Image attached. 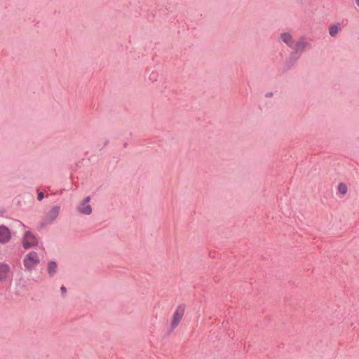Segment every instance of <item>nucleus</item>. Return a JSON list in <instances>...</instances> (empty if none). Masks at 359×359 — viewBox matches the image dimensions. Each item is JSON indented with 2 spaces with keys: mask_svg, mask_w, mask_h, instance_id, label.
Here are the masks:
<instances>
[{
  "mask_svg": "<svg viewBox=\"0 0 359 359\" xmlns=\"http://www.w3.org/2000/svg\"><path fill=\"white\" fill-rule=\"evenodd\" d=\"M60 211V207L59 205L53 206L46 214L45 218L52 224L58 217Z\"/></svg>",
  "mask_w": 359,
  "mask_h": 359,
  "instance_id": "0eeeda50",
  "label": "nucleus"
},
{
  "mask_svg": "<svg viewBox=\"0 0 359 359\" xmlns=\"http://www.w3.org/2000/svg\"><path fill=\"white\" fill-rule=\"evenodd\" d=\"M90 199V196H86L77 206V211L85 215H90L92 213V208L89 204Z\"/></svg>",
  "mask_w": 359,
  "mask_h": 359,
  "instance_id": "20e7f679",
  "label": "nucleus"
},
{
  "mask_svg": "<svg viewBox=\"0 0 359 359\" xmlns=\"http://www.w3.org/2000/svg\"><path fill=\"white\" fill-rule=\"evenodd\" d=\"M127 145H128L127 143H124V144H123L124 147H126Z\"/></svg>",
  "mask_w": 359,
  "mask_h": 359,
  "instance_id": "412c9836",
  "label": "nucleus"
},
{
  "mask_svg": "<svg viewBox=\"0 0 359 359\" xmlns=\"http://www.w3.org/2000/svg\"><path fill=\"white\" fill-rule=\"evenodd\" d=\"M300 57V55L292 50L290 53L289 57L286 59L285 69L286 70H290L293 68Z\"/></svg>",
  "mask_w": 359,
  "mask_h": 359,
  "instance_id": "39448f33",
  "label": "nucleus"
},
{
  "mask_svg": "<svg viewBox=\"0 0 359 359\" xmlns=\"http://www.w3.org/2000/svg\"><path fill=\"white\" fill-rule=\"evenodd\" d=\"M48 224H50V223L49 222H48L47 219L44 217L42 219V221L39 224V225L37 226L36 228L39 231H41Z\"/></svg>",
  "mask_w": 359,
  "mask_h": 359,
  "instance_id": "4468645a",
  "label": "nucleus"
},
{
  "mask_svg": "<svg viewBox=\"0 0 359 359\" xmlns=\"http://www.w3.org/2000/svg\"><path fill=\"white\" fill-rule=\"evenodd\" d=\"M11 273V267L6 263H0V283L5 282Z\"/></svg>",
  "mask_w": 359,
  "mask_h": 359,
  "instance_id": "1a4fd4ad",
  "label": "nucleus"
},
{
  "mask_svg": "<svg viewBox=\"0 0 359 359\" xmlns=\"http://www.w3.org/2000/svg\"><path fill=\"white\" fill-rule=\"evenodd\" d=\"M57 264L55 261H50L48 264V273L50 277H53L57 271Z\"/></svg>",
  "mask_w": 359,
  "mask_h": 359,
  "instance_id": "9b49d317",
  "label": "nucleus"
},
{
  "mask_svg": "<svg viewBox=\"0 0 359 359\" xmlns=\"http://www.w3.org/2000/svg\"><path fill=\"white\" fill-rule=\"evenodd\" d=\"M273 93L272 92H269V93H266L265 97H273Z\"/></svg>",
  "mask_w": 359,
  "mask_h": 359,
  "instance_id": "f3484780",
  "label": "nucleus"
},
{
  "mask_svg": "<svg viewBox=\"0 0 359 359\" xmlns=\"http://www.w3.org/2000/svg\"><path fill=\"white\" fill-rule=\"evenodd\" d=\"M338 191L343 195L346 194L348 191L347 185L343 182L339 183L338 185Z\"/></svg>",
  "mask_w": 359,
  "mask_h": 359,
  "instance_id": "ddd939ff",
  "label": "nucleus"
},
{
  "mask_svg": "<svg viewBox=\"0 0 359 359\" xmlns=\"http://www.w3.org/2000/svg\"><path fill=\"white\" fill-rule=\"evenodd\" d=\"M108 142H109L108 140H105V142H104V145H103L102 148L106 147L107 145Z\"/></svg>",
  "mask_w": 359,
  "mask_h": 359,
  "instance_id": "6ab92c4d",
  "label": "nucleus"
},
{
  "mask_svg": "<svg viewBox=\"0 0 359 359\" xmlns=\"http://www.w3.org/2000/svg\"><path fill=\"white\" fill-rule=\"evenodd\" d=\"M11 240V232L9 229L4 226H0V243H7Z\"/></svg>",
  "mask_w": 359,
  "mask_h": 359,
  "instance_id": "6e6552de",
  "label": "nucleus"
},
{
  "mask_svg": "<svg viewBox=\"0 0 359 359\" xmlns=\"http://www.w3.org/2000/svg\"><path fill=\"white\" fill-rule=\"evenodd\" d=\"M39 262L38 254L34 251L29 252L23 259L24 266L29 271L32 270Z\"/></svg>",
  "mask_w": 359,
  "mask_h": 359,
  "instance_id": "f03ea898",
  "label": "nucleus"
},
{
  "mask_svg": "<svg viewBox=\"0 0 359 359\" xmlns=\"http://www.w3.org/2000/svg\"><path fill=\"white\" fill-rule=\"evenodd\" d=\"M357 6L359 7V0H355Z\"/></svg>",
  "mask_w": 359,
  "mask_h": 359,
  "instance_id": "aec40b11",
  "label": "nucleus"
},
{
  "mask_svg": "<svg viewBox=\"0 0 359 359\" xmlns=\"http://www.w3.org/2000/svg\"><path fill=\"white\" fill-rule=\"evenodd\" d=\"M339 29H340V24L339 23L332 25L329 28V34L331 36L334 37L337 35Z\"/></svg>",
  "mask_w": 359,
  "mask_h": 359,
  "instance_id": "f8f14e48",
  "label": "nucleus"
},
{
  "mask_svg": "<svg viewBox=\"0 0 359 359\" xmlns=\"http://www.w3.org/2000/svg\"><path fill=\"white\" fill-rule=\"evenodd\" d=\"M280 39L290 48H292L294 44V41L289 32L282 33L280 35Z\"/></svg>",
  "mask_w": 359,
  "mask_h": 359,
  "instance_id": "9d476101",
  "label": "nucleus"
},
{
  "mask_svg": "<svg viewBox=\"0 0 359 359\" xmlns=\"http://www.w3.org/2000/svg\"><path fill=\"white\" fill-rule=\"evenodd\" d=\"M185 312V305L180 304L173 314V318L171 323V326L169 330V333H171L174 331V330L179 325L181 322L182 317Z\"/></svg>",
  "mask_w": 359,
  "mask_h": 359,
  "instance_id": "f257e3e1",
  "label": "nucleus"
},
{
  "mask_svg": "<svg viewBox=\"0 0 359 359\" xmlns=\"http://www.w3.org/2000/svg\"><path fill=\"white\" fill-rule=\"evenodd\" d=\"M60 290L63 294H65L67 292V288L64 285L61 286Z\"/></svg>",
  "mask_w": 359,
  "mask_h": 359,
  "instance_id": "a211bd4d",
  "label": "nucleus"
},
{
  "mask_svg": "<svg viewBox=\"0 0 359 359\" xmlns=\"http://www.w3.org/2000/svg\"><path fill=\"white\" fill-rule=\"evenodd\" d=\"M37 193H38L37 199L41 201L43 198L44 194L42 191H39V190H37Z\"/></svg>",
  "mask_w": 359,
  "mask_h": 359,
  "instance_id": "dca6fc26",
  "label": "nucleus"
},
{
  "mask_svg": "<svg viewBox=\"0 0 359 359\" xmlns=\"http://www.w3.org/2000/svg\"><path fill=\"white\" fill-rule=\"evenodd\" d=\"M157 77H158V74L156 73V72H152L149 79L150 81H151L152 82H154V81H157Z\"/></svg>",
  "mask_w": 359,
  "mask_h": 359,
  "instance_id": "2eb2a0df",
  "label": "nucleus"
},
{
  "mask_svg": "<svg viewBox=\"0 0 359 359\" xmlns=\"http://www.w3.org/2000/svg\"><path fill=\"white\" fill-rule=\"evenodd\" d=\"M38 244L37 238L30 231H27L25 233L22 245L25 249H29Z\"/></svg>",
  "mask_w": 359,
  "mask_h": 359,
  "instance_id": "7ed1b4c3",
  "label": "nucleus"
},
{
  "mask_svg": "<svg viewBox=\"0 0 359 359\" xmlns=\"http://www.w3.org/2000/svg\"><path fill=\"white\" fill-rule=\"evenodd\" d=\"M307 47H311L310 43L305 41V39L302 38L299 41L294 43L292 48L293 49V51L297 52V53L302 55Z\"/></svg>",
  "mask_w": 359,
  "mask_h": 359,
  "instance_id": "423d86ee",
  "label": "nucleus"
}]
</instances>
